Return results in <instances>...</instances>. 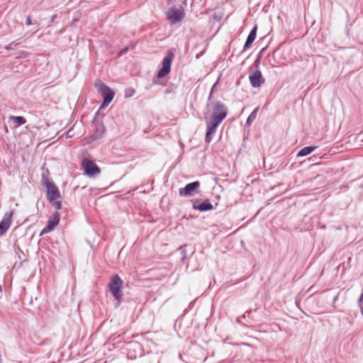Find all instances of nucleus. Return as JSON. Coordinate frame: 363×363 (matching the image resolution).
<instances>
[{
	"instance_id": "2eb2a0df",
	"label": "nucleus",
	"mask_w": 363,
	"mask_h": 363,
	"mask_svg": "<svg viewBox=\"0 0 363 363\" xmlns=\"http://www.w3.org/2000/svg\"><path fill=\"white\" fill-rule=\"evenodd\" d=\"M317 148V146H306L301 149L297 153V157H305L310 155Z\"/></svg>"
},
{
	"instance_id": "5701e85b",
	"label": "nucleus",
	"mask_w": 363,
	"mask_h": 363,
	"mask_svg": "<svg viewBox=\"0 0 363 363\" xmlns=\"http://www.w3.org/2000/svg\"><path fill=\"white\" fill-rule=\"evenodd\" d=\"M111 102V101L103 99V102H102V104L100 106V109L106 108Z\"/></svg>"
},
{
	"instance_id": "9b49d317",
	"label": "nucleus",
	"mask_w": 363,
	"mask_h": 363,
	"mask_svg": "<svg viewBox=\"0 0 363 363\" xmlns=\"http://www.w3.org/2000/svg\"><path fill=\"white\" fill-rule=\"evenodd\" d=\"M60 216L58 211H55L52 216L48 219L46 226L43 230L42 233H47L54 229L60 222Z\"/></svg>"
},
{
	"instance_id": "f03ea898",
	"label": "nucleus",
	"mask_w": 363,
	"mask_h": 363,
	"mask_svg": "<svg viewBox=\"0 0 363 363\" xmlns=\"http://www.w3.org/2000/svg\"><path fill=\"white\" fill-rule=\"evenodd\" d=\"M41 182L42 185L45 188L46 196L49 203L55 207V210H60L62 208V202L57 199L61 198V194L58 187L45 175H43Z\"/></svg>"
},
{
	"instance_id": "7ed1b4c3",
	"label": "nucleus",
	"mask_w": 363,
	"mask_h": 363,
	"mask_svg": "<svg viewBox=\"0 0 363 363\" xmlns=\"http://www.w3.org/2000/svg\"><path fill=\"white\" fill-rule=\"evenodd\" d=\"M108 286L112 296L117 301L116 304V307L117 308L121 305L123 299V294L122 289L123 286V281L119 275L115 274L111 277Z\"/></svg>"
},
{
	"instance_id": "39448f33",
	"label": "nucleus",
	"mask_w": 363,
	"mask_h": 363,
	"mask_svg": "<svg viewBox=\"0 0 363 363\" xmlns=\"http://www.w3.org/2000/svg\"><path fill=\"white\" fill-rule=\"evenodd\" d=\"M94 86L96 87L99 94L103 96L104 100L113 101L115 93L109 86L99 79L95 82Z\"/></svg>"
},
{
	"instance_id": "0eeeda50",
	"label": "nucleus",
	"mask_w": 363,
	"mask_h": 363,
	"mask_svg": "<svg viewBox=\"0 0 363 363\" xmlns=\"http://www.w3.org/2000/svg\"><path fill=\"white\" fill-rule=\"evenodd\" d=\"M167 20L172 23L174 24L181 21L185 16L183 11L178 9H171L166 12Z\"/></svg>"
},
{
	"instance_id": "4be33fe9",
	"label": "nucleus",
	"mask_w": 363,
	"mask_h": 363,
	"mask_svg": "<svg viewBox=\"0 0 363 363\" xmlns=\"http://www.w3.org/2000/svg\"><path fill=\"white\" fill-rule=\"evenodd\" d=\"M267 47H264V48H262L260 50V51L258 52V54L257 55V57L259 58V59H262V57L263 54L264 53V52L267 50Z\"/></svg>"
},
{
	"instance_id": "aec40b11",
	"label": "nucleus",
	"mask_w": 363,
	"mask_h": 363,
	"mask_svg": "<svg viewBox=\"0 0 363 363\" xmlns=\"http://www.w3.org/2000/svg\"><path fill=\"white\" fill-rule=\"evenodd\" d=\"M358 306L359 308H363V290L362 291L360 296L358 299Z\"/></svg>"
},
{
	"instance_id": "c756f323",
	"label": "nucleus",
	"mask_w": 363,
	"mask_h": 363,
	"mask_svg": "<svg viewBox=\"0 0 363 363\" xmlns=\"http://www.w3.org/2000/svg\"><path fill=\"white\" fill-rule=\"evenodd\" d=\"M72 131V129L70 128L66 132L67 138H72V135L71 134V132Z\"/></svg>"
},
{
	"instance_id": "c85d7f7f",
	"label": "nucleus",
	"mask_w": 363,
	"mask_h": 363,
	"mask_svg": "<svg viewBox=\"0 0 363 363\" xmlns=\"http://www.w3.org/2000/svg\"><path fill=\"white\" fill-rule=\"evenodd\" d=\"M13 44H11V43H9V44H8V45H6L5 46V49H6V50H13Z\"/></svg>"
},
{
	"instance_id": "393cba45",
	"label": "nucleus",
	"mask_w": 363,
	"mask_h": 363,
	"mask_svg": "<svg viewBox=\"0 0 363 363\" xmlns=\"http://www.w3.org/2000/svg\"><path fill=\"white\" fill-rule=\"evenodd\" d=\"M236 323L242 327H247V325L240 320V318L238 317L235 320Z\"/></svg>"
},
{
	"instance_id": "bb28decb",
	"label": "nucleus",
	"mask_w": 363,
	"mask_h": 363,
	"mask_svg": "<svg viewBox=\"0 0 363 363\" xmlns=\"http://www.w3.org/2000/svg\"><path fill=\"white\" fill-rule=\"evenodd\" d=\"M57 14H54L51 16L50 21H49V24L48 26H50L53 22L55 20V18H57Z\"/></svg>"
},
{
	"instance_id": "4468645a",
	"label": "nucleus",
	"mask_w": 363,
	"mask_h": 363,
	"mask_svg": "<svg viewBox=\"0 0 363 363\" xmlns=\"http://www.w3.org/2000/svg\"><path fill=\"white\" fill-rule=\"evenodd\" d=\"M106 132V128L103 124H99L96 127V129L91 135L93 140H99L103 137Z\"/></svg>"
},
{
	"instance_id": "6ab92c4d",
	"label": "nucleus",
	"mask_w": 363,
	"mask_h": 363,
	"mask_svg": "<svg viewBox=\"0 0 363 363\" xmlns=\"http://www.w3.org/2000/svg\"><path fill=\"white\" fill-rule=\"evenodd\" d=\"M129 50H130L129 46H126V47L123 48V49H121L119 51V52L118 54V57H121V56L124 55L129 51Z\"/></svg>"
},
{
	"instance_id": "412c9836",
	"label": "nucleus",
	"mask_w": 363,
	"mask_h": 363,
	"mask_svg": "<svg viewBox=\"0 0 363 363\" xmlns=\"http://www.w3.org/2000/svg\"><path fill=\"white\" fill-rule=\"evenodd\" d=\"M260 61H261V59L256 57L255 62H254V66L255 67V70H259Z\"/></svg>"
},
{
	"instance_id": "72a5a7b5",
	"label": "nucleus",
	"mask_w": 363,
	"mask_h": 363,
	"mask_svg": "<svg viewBox=\"0 0 363 363\" xmlns=\"http://www.w3.org/2000/svg\"><path fill=\"white\" fill-rule=\"evenodd\" d=\"M26 56V53L23 52L21 56L16 57V58H21V57H24Z\"/></svg>"
},
{
	"instance_id": "2f4dec72",
	"label": "nucleus",
	"mask_w": 363,
	"mask_h": 363,
	"mask_svg": "<svg viewBox=\"0 0 363 363\" xmlns=\"http://www.w3.org/2000/svg\"><path fill=\"white\" fill-rule=\"evenodd\" d=\"M130 91H131V94H128L127 92L125 93V96L126 97H128V96H132V95L133 94V93L135 92L133 89L130 90Z\"/></svg>"
},
{
	"instance_id": "c9c22d12",
	"label": "nucleus",
	"mask_w": 363,
	"mask_h": 363,
	"mask_svg": "<svg viewBox=\"0 0 363 363\" xmlns=\"http://www.w3.org/2000/svg\"><path fill=\"white\" fill-rule=\"evenodd\" d=\"M194 301L190 303L189 307L191 308L194 306Z\"/></svg>"
},
{
	"instance_id": "f3484780",
	"label": "nucleus",
	"mask_w": 363,
	"mask_h": 363,
	"mask_svg": "<svg viewBox=\"0 0 363 363\" xmlns=\"http://www.w3.org/2000/svg\"><path fill=\"white\" fill-rule=\"evenodd\" d=\"M9 119L13 121L17 126L22 125L26 123V120L23 116H10Z\"/></svg>"
},
{
	"instance_id": "e433bc0d",
	"label": "nucleus",
	"mask_w": 363,
	"mask_h": 363,
	"mask_svg": "<svg viewBox=\"0 0 363 363\" xmlns=\"http://www.w3.org/2000/svg\"><path fill=\"white\" fill-rule=\"evenodd\" d=\"M360 311H361V313H362V315L363 316V307L362 308H360Z\"/></svg>"
},
{
	"instance_id": "20e7f679",
	"label": "nucleus",
	"mask_w": 363,
	"mask_h": 363,
	"mask_svg": "<svg viewBox=\"0 0 363 363\" xmlns=\"http://www.w3.org/2000/svg\"><path fill=\"white\" fill-rule=\"evenodd\" d=\"M173 59L174 53L171 50H169L167 55L163 58L162 68L157 74V78H162L170 72Z\"/></svg>"
},
{
	"instance_id": "9d476101",
	"label": "nucleus",
	"mask_w": 363,
	"mask_h": 363,
	"mask_svg": "<svg viewBox=\"0 0 363 363\" xmlns=\"http://www.w3.org/2000/svg\"><path fill=\"white\" fill-rule=\"evenodd\" d=\"M250 84L254 88L259 87L265 80L260 70H255L249 76Z\"/></svg>"
},
{
	"instance_id": "cd10ccee",
	"label": "nucleus",
	"mask_w": 363,
	"mask_h": 363,
	"mask_svg": "<svg viewBox=\"0 0 363 363\" xmlns=\"http://www.w3.org/2000/svg\"><path fill=\"white\" fill-rule=\"evenodd\" d=\"M32 24L31 18L30 16H28L26 19V25L30 26Z\"/></svg>"
},
{
	"instance_id": "473e14b6",
	"label": "nucleus",
	"mask_w": 363,
	"mask_h": 363,
	"mask_svg": "<svg viewBox=\"0 0 363 363\" xmlns=\"http://www.w3.org/2000/svg\"><path fill=\"white\" fill-rule=\"evenodd\" d=\"M130 346L135 347H138V348H140V345H139V344H138V343H130Z\"/></svg>"
},
{
	"instance_id": "a878e982",
	"label": "nucleus",
	"mask_w": 363,
	"mask_h": 363,
	"mask_svg": "<svg viewBox=\"0 0 363 363\" xmlns=\"http://www.w3.org/2000/svg\"><path fill=\"white\" fill-rule=\"evenodd\" d=\"M216 83H215V84H213V86H212V88H211V91H210L209 96H208V102L210 101V100L211 99V98H212V96H213V89H214V87L216 86Z\"/></svg>"
},
{
	"instance_id": "dca6fc26",
	"label": "nucleus",
	"mask_w": 363,
	"mask_h": 363,
	"mask_svg": "<svg viewBox=\"0 0 363 363\" xmlns=\"http://www.w3.org/2000/svg\"><path fill=\"white\" fill-rule=\"evenodd\" d=\"M259 111V107H256L252 113L250 114V116L247 117L246 121V125L250 126L252 125V122L255 120L257 116V113Z\"/></svg>"
},
{
	"instance_id": "4c0bfd02",
	"label": "nucleus",
	"mask_w": 363,
	"mask_h": 363,
	"mask_svg": "<svg viewBox=\"0 0 363 363\" xmlns=\"http://www.w3.org/2000/svg\"><path fill=\"white\" fill-rule=\"evenodd\" d=\"M337 296L335 297L334 301H335L337 300Z\"/></svg>"
},
{
	"instance_id": "423d86ee",
	"label": "nucleus",
	"mask_w": 363,
	"mask_h": 363,
	"mask_svg": "<svg viewBox=\"0 0 363 363\" xmlns=\"http://www.w3.org/2000/svg\"><path fill=\"white\" fill-rule=\"evenodd\" d=\"M82 166L85 174L89 177H93L101 172L100 168L96 164L86 157L82 159Z\"/></svg>"
},
{
	"instance_id": "a211bd4d",
	"label": "nucleus",
	"mask_w": 363,
	"mask_h": 363,
	"mask_svg": "<svg viewBox=\"0 0 363 363\" xmlns=\"http://www.w3.org/2000/svg\"><path fill=\"white\" fill-rule=\"evenodd\" d=\"M186 245H182L180 246L179 248H178V250L180 252V254L182 255V257H181V262L182 263L184 264L185 263V260L186 259Z\"/></svg>"
},
{
	"instance_id": "f257e3e1",
	"label": "nucleus",
	"mask_w": 363,
	"mask_h": 363,
	"mask_svg": "<svg viewBox=\"0 0 363 363\" xmlns=\"http://www.w3.org/2000/svg\"><path fill=\"white\" fill-rule=\"evenodd\" d=\"M212 105L211 118H208V112L204 113V120L206 125L205 141L207 143H210L212 141L218 127L227 117L228 113L227 106L220 101H216Z\"/></svg>"
},
{
	"instance_id": "6e6552de",
	"label": "nucleus",
	"mask_w": 363,
	"mask_h": 363,
	"mask_svg": "<svg viewBox=\"0 0 363 363\" xmlns=\"http://www.w3.org/2000/svg\"><path fill=\"white\" fill-rule=\"evenodd\" d=\"M199 186V181L189 183L184 188L179 189V194L181 196H192Z\"/></svg>"
},
{
	"instance_id": "7c9ffc66",
	"label": "nucleus",
	"mask_w": 363,
	"mask_h": 363,
	"mask_svg": "<svg viewBox=\"0 0 363 363\" xmlns=\"http://www.w3.org/2000/svg\"><path fill=\"white\" fill-rule=\"evenodd\" d=\"M21 43V40L20 39H17L13 42H11V44H13V45H18Z\"/></svg>"
},
{
	"instance_id": "58836bf2",
	"label": "nucleus",
	"mask_w": 363,
	"mask_h": 363,
	"mask_svg": "<svg viewBox=\"0 0 363 363\" xmlns=\"http://www.w3.org/2000/svg\"><path fill=\"white\" fill-rule=\"evenodd\" d=\"M0 291H1V285H0Z\"/></svg>"
},
{
	"instance_id": "1a4fd4ad",
	"label": "nucleus",
	"mask_w": 363,
	"mask_h": 363,
	"mask_svg": "<svg viewBox=\"0 0 363 363\" xmlns=\"http://www.w3.org/2000/svg\"><path fill=\"white\" fill-rule=\"evenodd\" d=\"M13 210L6 212L0 222V236H2L9 228L12 223Z\"/></svg>"
},
{
	"instance_id": "f704fd0d",
	"label": "nucleus",
	"mask_w": 363,
	"mask_h": 363,
	"mask_svg": "<svg viewBox=\"0 0 363 363\" xmlns=\"http://www.w3.org/2000/svg\"><path fill=\"white\" fill-rule=\"evenodd\" d=\"M130 45H131V49H132V50H133V49H134V48H135V43H130Z\"/></svg>"
},
{
	"instance_id": "ddd939ff",
	"label": "nucleus",
	"mask_w": 363,
	"mask_h": 363,
	"mask_svg": "<svg viewBox=\"0 0 363 363\" xmlns=\"http://www.w3.org/2000/svg\"><path fill=\"white\" fill-rule=\"evenodd\" d=\"M257 25H255L250 30V33L248 34L247 35V40L245 41V43L243 46V49L242 50V53L244 52L245 50H247V49H249L252 43L255 41V38H256V36H257Z\"/></svg>"
},
{
	"instance_id": "b1692460",
	"label": "nucleus",
	"mask_w": 363,
	"mask_h": 363,
	"mask_svg": "<svg viewBox=\"0 0 363 363\" xmlns=\"http://www.w3.org/2000/svg\"><path fill=\"white\" fill-rule=\"evenodd\" d=\"M252 310H248L247 311H245L242 315V318H250V314L252 313Z\"/></svg>"
},
{
	"instance_id": "f8f14e48",
	"label": "nucleus",
	"mask_w": 363,
	"mask_h": 363,
	"mask_svg": "<svg viewBox=\"0 0 363 363\" xmlns=\"http://www.w3.org/2000/svg\"><path fill=\"white\" fill-rule=\"evenodd\" d=\"M193 201V209L198 210L201 212L208 211L214 209L213 206L210 202L208 199H206L201 203H199V200L192 201Z\"/></svg>"
}]
</instances>
